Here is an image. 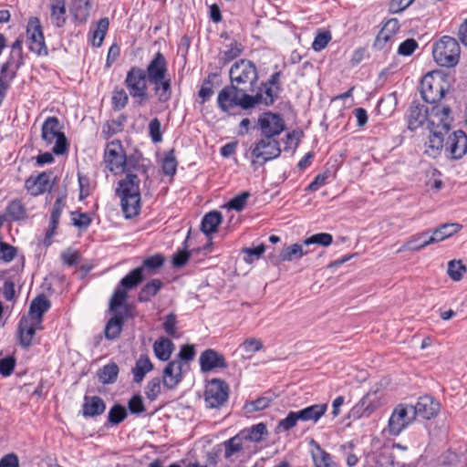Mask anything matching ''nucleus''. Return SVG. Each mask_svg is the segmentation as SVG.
Here are the masks:
<instances>
[{
  "instance_id": "5701e85b",
  "label": "nucleus",
  "mask_w": 467,
  "mask_h": 467,
  "mask_svg": "<svg viewBox=\"0 0 467 467\" xmlns=\"http://www.w3.org/2000/svg\"><path fill=\"white\" fill-rule=\"evenodd\" d=\"M41 328V324H36V322L32 320V318L23 317L20 319L18 326L20 344L26 348L30 347L36 331Z\"/></svg>"
},
{
  "instance_id": "f257e3e1",
  "label": "nucleus",
  "mask_w": 467,
  "mask_h": 467,
  "mask_svg": "<svg viewBox=\"0 0 467 467\" xmlns=\"http://www.w3.org/2000/svg\"><path fill=\"white\" fill-rule=\"evenodd\" d=\"M148 81L153 85L154 94L161 103L168 102L171 98V80L168 77L167 61L158 52L145 70Z\"/></svg>"
},
{
  "instance_id": "20e7f679",
  "label": "nucleus",
  "mask_w": 467,
  "mask_h": 467,
  "mask_svg": "<svg viewBox=\"0 0 467 467\" xmlns=\"http://www.w3.org/2000/svg\"><path fill=\"white\" fill-rule=\"evenodd\" d=\"M461 47L454 37L444 36L433 46L434 60L441 67H451L459 62Z\"/></svg>"
},
{
  "instance_id": "37998d69",
  "label": "nucleus",
  "mask_w": 467,
  "mask_h": 467,
  "mask_svg": "<svg viewBox=\"0 0 467 467\" xmlns=\"http://www.w3.org/2000/svg\"><path fill=\"white\" fill-rule=\"evenodd\" d=\"M109 21L107 17L101 18L97 25L96 30L92 36V45L94 47H100L104 41L105 36L109 29Z\"/></svg>"
},
{
  "instance_id": "c03bdc74",
  "label": "nucleus",
  "mask_w": 467,
  "mask_h": 467,
  "mask_svg": "<svg viewBox=\"0 0 467 467\" xmlns=\"http://www.w3.org/2000/svg\"><path fill=\"white\" fill-rule=\"evenodd\" d=\"M128 298V294L127 292L121 288L120 286H118L111 298H110V301H109V311L112 313V314H116V313H121L120 311L118 310L119 307L122 306L124 305V303L126 302Z\"/></svg>"
},
{
  "instance_id": "774afa93",
  "label": "nucleus",
  "mask_w": 467,
  "mask_h": 467,
  "mask_svg": "<svg viewBox=\"0 0 467 467\" xmlns=\"http://www.w3.org/2000/svg\"><path fill=\"white\" fill-rule=\"evenodd\" d=\"M417 47L418 43L416 40L413 38H409L400 45L398 48V54L400 56H410Z\"/></svg>"
},
{
  "instance_id": "7ed1b4c3",
  "label": "nucleus",
  "mask_w": 467,
  "mask_h": 467,
  "mask_svg": "<svg viewBox=\"0 0 467 467\" xmlns=\"http://www.w3.org/2000/svg\"><path fill=\"white\" fill-rule=\"evenodd\" d=\"M462 229V225L459 223H444L439 228L435 229L433 234L425 240L420 244H416L418 241L422 239L426 234V232L414 234L408 240L398 252L409 251H419L431 244L443 241L444 239L457 234Z\"/></svg>"
},
{
  "instance_id": "ea45409f",
  "label": "nucleus",
  "mask_w": 467,
  "mask_h": 467,
  "mask_svg": "<svg viewBox=\"0 0 467 467\" xmlns=\"http://www.w3.org/2000/svg\"><path fill=\"white\" fill-rule=\"evenodd\" d=\"M143 278V267H137L120 280L119 286L124 290L132 289L141 283Z\"/></svg>"
},
{
  "instance_id": "4be33fe9",
  "label": "nucleus",
  "mask_w": 467,
  "mask_h": 467,
  "mask_svg": "<svg viewBox=\"0 0 467 467\" xmlns=\"http://www.w3.org/2000/svg\"><path fill=\"white\" fill-rule=\"evenodd\" d=\"M376 391L367 393L349 411V418L354 420L368 417L377 408Z\"/></svg>"
},
{
  "instance_id": "a19ab883",
  "label": "nucleus",
  "mask_w": 467,
  "mask_h": 467,
  "mask_svg": "<svg viewBox=\"0 0 467 467\" xmlns=\"http://www.w3.org/2000/svg\"><path fill=\"white\" fill-rule=\"evenodd\" d=\"M172 342L166 337H161L159 340L155 341L153 344V350L155 356L163 361H166L170 358L172 352Z\"/></svg>"
},
{
  "instance_id": "2eb2a0df",
  "label": "nucleus",
  "mask_w": 467,
  "mask_h": 467,
  "mask_svg": "<svg viewBox=\"0 0 467 467\" xmlns=\"http://www.w3.org/2000/svg\"><path fill=\"white\" fill-rule=\"evenodd\" d=\"M258 124L262 136L276 137L285 130V122L280 115L265 112L260 116Z\"/></svg>"
},
{
  "instance_id": "6e6552de",
  "label": "nucleus",
  "mask_w": 467,
  "mask_h": 467,
  "mask_svg": "<svg viewBox=\"0 0 467 467\" xmlns=\"http://www.w3.org/2000/svg\"><path fill=\"white\" fill-rule=\"evenodd\" d=\"M445 91V81L439 75L428 73L420 81L421 97L427 103L436 105L443 98Z\"/></svg>"
},
{
  "instance_id": "bf43d9fd",
  "label": "nucleus",
  "mask_w": 467,
  "mask_h": 467,
  "mask_svg": "<svg viewBox=\"0 0 467 467\" xmlns=\"http://www.w3.org/2000/svg\"><path fill=\"white\" fill-rule=\"evenodd\" d=\"M300 420L299 418H297V411H290L288 415L281 420L276 427L277 431H287L293 427L296 426V422Z\"/></svg>"
},
{
  "instance_id": "0e129e2a",
  "label": "nucleus",
  "mask_w": 467,
  "mask_h": 467,
  "mask_svg": "<svg viewBox=\"0 0 467 467\" xmlns=\"http://www.w3.org/2000/svg\"><path fill=\"white\" fill-rule=\"evenodd\" d=\"M250 196L248 192H244L241 194L233 198L227 204L229 209H234L235 211H242L245 205L248 197Z\"/></svg>"
},
{
  "instance_id": "4468645a",
  "label": "nucleus",
  "mask_w": 467,
  "mask_h": 467,
  "mask_svg": "<svg viewBox=\"0 0 467 467\" xmlns=\"http://www.w3.org/2000/svg\"><path fill=\"white\" fill-rule=\"evenodd\" d=\"M105 162L111 172L117 174L123 171L126 156L119 140L108 143L105 150Z\"/></svg>"
},
{
  "instance_id": "864d4df0",
  "label": "nucleus",
  "mask_w": 467,
  "mask_h": 467,
  "mask_svg": "<svg viewBox=\"0 0 467 467\" xmlns=\"http://www.w3.org/2000/svg\"><path fill=\"white\" fill-rule=\"evenodd\" d=\"M129 97L123 88H115L112 94V105L114 109L120 110L128 104Z\"/></svg>"
},
{
  "instance_id": "f03ea898",
  "label": "nucleus",
  "mask_w": 467,
  "mask_h": 467,
  "mask_svg": "<svg viewBox=\"0 0 467 467\" xmlns=\"http://www.w3.org/2000/svg\"><path fill=\"white\" fill-rule=\"evenodd\" d=\"M229 77L231 84L236 87L237 90L246 94L254 92L258 79L256 67L247 59H240L235 62L230 68Z\"/></svg>"
},
{
  "instance_id": "bb28decb",
  "label": "nucleus",
  "mask_w": 467,
  "mask_h": 467,
  "mask_svg": "<svg viewBox=\"0 0 467 467\" xmlns=\"http://www.w3.org/2000/svg\"><path fill=\"white\" fill-rule=\"evenodd\" d=\"M429 108L423 105L413 104L410 106L408 117V127L410 130L420 128L425 121L428 122Z\"/></svg>"
},
{
  "instance_id": "b1692460",
  "label": "nucleus",
  "mask_w": 467,
  "mask_h": 467,
  "mask_svg": "<svg viewBox=\"0 0 467 467\" xmlns=\"http://www.w3.org/2000/svg\"><path fill=\"white\" fill-rule=\"evenodd\" d=\"M117 193L120 198L140 195V180L138 176L136 174L128 173L123 180L119 181Z\"/></svg>"
},
{
  "instance_id": "a878e982",
  "label": "nucleus",
  "mask_w": 467,
  "mask_h": 467,
  "mask_svg": "<svg viewBox=\"0 0 467 467\" xmlns=\"http://www.w3.org/2000/svg\"><path fill=\"white\" fill-rule=\"evenodd\" d=\"M50 302L44 295L37 296L30 305L27 318H32L36 324H41L43 320V315L49 309Z\"/></svg>"
},
{
  "instance_id": "49530a36",
  "label": "nucleus",
  "mask_w": 467,
  "mask_h": 467,
  "mask_svg": "<svg viewBox=\"0 0 467 467\" xmlns=\"http://www.w3.org/2000/svg\"><path fill=\"white\" fill-rule=\"evenodd\" d=\"M333 242V236L327 233H320L311 235L304 240V244L309 246L310 244H319L322 246H328Z\"/></svg>"
},
{
  "instance_id": "5fc2aeb1",
  "label": "nucleus",
  "mask_w": 467,
  "mask_h": 467,
  "mask_svg": "<svg viewBox=\"0 0 467 467\" xmlns=\"http://www.w3.org/2000/svg\"><path fill=\"white\" fill-rule=\"evenodd\" d=\"M75 17L80 21H86L90 10L88 0H77L74 5Z\"/></svg>"
},
{
  "instance_id": "09e8293b",
  "label": "nucleus",
  "mask_w": 467,
  "mask_h": 467,
  "mask_svg": "<svg viewBox=\"0 0 467 467\" xmlns=\"http://www.w3.org/2000/svg\"><path fill=\"white\" fill-rule=\"evenodd\" d=\"M224 445V457L230 458L234 453L239 452L243 449L242 439L239 436H234L223 442Z\"/></svg>"
},
{
  "instance_id": "39448f33",
  "label": "nucleus",
  "mask_w": 467,
  "mask_h": 467,
  "mask_svg": "<svg viewBox=\"0 0 467 467\" xmlns=\"http://www.w3.org/2000/svg\"><path fill=\"white\" fill-rule=\"evenodd\" d=\"M147 82L149 81L144 69L132 67L128 71L125 85L130 95L136 99V103L140 106H143L149 100Z\"/></svg>"
},
{
  "instance_id": "473e14b6",
  "label": "nucleus",
  "mask_w": 467,
  "mask_h": 467,
  "mask_svg": "<svg viewBox=\"0 0 467 467\" xmlns=\"http://www.w3.org/2000/svg\"><path fill=\"white\" fill-rule=\"evenodd\" d=\"M304 241L299 244L296 243L290 245L285 246L282 252L279 254L278 256V263L279 262H291L296 259H299L305 254H307L309 251H304Z\"/></svg>"
},
{
  "instance_id": "a18cd8bd",
  "label": "nucleus",
  "mask_w": 467,
  "mask_h": 467,
  "mask_svg": "<svg viewBox=\"0 0 467 467\" xmlns=\"http://www.w3.org/2000/svg\"><path fill=\"white\" fill-rule=\"evenodd\" d=\"M6 213L12 220L18 221L26 217V210L20 201L14 200L8 204Z\"/></svg>"
},
{
  "instance_id": "f704fd0d",
  "label": "nucleus",
  "mask_w": 467,
  "mask_h": 467,
  "mask_svg": "<svg viewBox=\"0 0 467 467\" xmlns=\"http://www.w3.org/2000/svg\"><path fill=\"white\" fill-rule=\"evenodd\" d=\"M122 212L127 219L137 216L140 209V195L120 198Z\"/></svg>"
},
{
  "instance_id": "4c0bfd02",
  "label": "nucleus",
  "mask_w": 467,
  "mask_h": 467,
  "mask_svg": "<svg viewBox=\"0 0 467 467\" xmlns=\"http://www.w3.org/2000/svg\"><path fill=\"white\" fill-rule=\"evenodd\" d=\"M316 450L312 451V458L316 467H338L332 460L329 453L321 449V447L313 441Z\"/></svg>"
},
{
  "instance_id": "412c9836",
  "label": "nucleus",
  "mask_w": 467,
  "mask_h": 467,
  "mask_svg": "<svg viewBox=\"0 0 467 467\" xmlns=\"http://www.w3.org/2000/svg\"><path fill=\"white\" fill-rule=\"evenodd\" d=\"M182 379V364L181 360H172L163 369L162 383L169 389H174Z\"/></svg>"
},
{
  "instance_id": "8fccbe9b",
  "label": "nucleus",
  "mask_w": 467,
  "mask_h": 467,
  "mask_svg": "<svg viewBox=\"0 0 467 467\" xmlns=\"http://www.w3.org/2000/svg\"><path fill=\"white\" fill-rule=\"evenodd\" d=\"M162 170L166 175L172 176L175 174L177 170V161L173 149L169 150V152L164 157L162 161Z\"/></svg>"
},
{
  "instance_id": "9d476101",
  "label": "nucleus",
  "mask_w": 467,
  "mask_h": 467,
  "mask_svg": "<svg viewBox=\"0 0 467 467\" xmlns=\"http://www.w3.org/2000/svg\"><path fill=\"white\" fill-rule=\"evenodd\" d=\"M228 395L229 388L223 380L220 379L210 380L204 392L206 407L210 409L220 408L227 401Z\"/></svg>"
},
{
  "instance_id": "e433bc0d",
  "label": "nucleus",
  "mask_w": 467,
  "mask_h": 467,
  "mask_svg": "<svg viewBox=\"0 0 467 467\" xmlns=\"http://www.w3.org/2000/svg\"><path fill=\"white\" fill-rule=\"evenodd\" d=\"M153 368V365L147 356H140L132 368L133 379L140 383L145 375Z\"/></svg>"
},
{
  "instance_id": "603ef678",
  "label": "nucleus",
  "mask_w": 467,
  "mask_h": 467,
  "mask_svg": "<svg viewBox=\"0 0 467 467\" xmlns=\"http://www.w3.org/2000/svg\"><path fill=\"white\" fill-rule=\"evenodd\" d=\"M465 271L466 267L461 261L452 260L448 264V275L454 281L461 280Z\"/></svg>"
},
{
  "instance_id": "7c9ffc66",
  "label": "nucleus",
  "mask_w": 467,
  "mask_h": 467,
  "mask_svg": "<svg viewBox=\"0 0 467 467\" xmlns=\"http://www.w3.org/2000/svg\"><path fill=\"white\" fill-rule=\"evenodd\" d=\"M106 410L103 400L98 396H85L83 404V415L96 417L101 415Z\"/></svg>"
},
{
  "instance_id": "e2e57ef3",
  "label": "nucleus",
  "mask_w": 467,
  "mask_h": 467,
  "mask_svg": "<svg viewBox=\"0 0 467 467\" xmlns=\"http://www.w3.org/2000/svg\"><path fill=\"white\" fill-rule=\"evenodd\" d=\"M265 251V246L263 244L254 248L245 247L243 249V253L246 254L244 261L251 264L254 259L260 258Z\"/></svg>"
},
{
  "instance_id": "423d86ee",
  "label": "nucleus",
  "mask_w": 467,
  "mask_h": 467,
  "mask_svg": "<svg viewBox=\"0 0 467 467\" xmlns=\"http://www.w3.org/2000/svg\"><path fill=\"white\" fill-rule=\"evenodd\" d=\"M251 95L237 90L234 85L224 87L218 94L217 104L219 109L227 112L235 107H241L244 109L253 108Z\"/></svg>"
},
{
  "instance_id": "2f4dec72",
  "label": "nucleus",
  "mask_w": 467,
  "mask_h": 467,
  "mask_svg": "<svg viewBox=\"0 0 467 467\" xmlns=\"http://www.w3.org/2000/svg\"><path fill=\"white\" fill-rule=\"evenodd\" d=\"M50 19L57 27H62L67 22L66 0H52L50 3Z\"/></svg>"
},
{
  "instance_id": "c85d7f7f",
  "label": "nucleus",
  "mask_w": 467,
  "mask_h": 467,
  "mask_svg": "<svg viewBox=\"0 0 467 467\" xmlns=\"http://www.w3.org/2000/svg\"><path fill=\"white\" fill-rule=\"evenodd\" d=\"M365 467H400L395 462L392 453L389 450H383L379 452L368 456Z\"/></svg>"
},
{
  "instance_id": "13d9d810",
  "label": "nucleus",
  "mask_w": 467,
  "mask_h": 467,
  "mask_svg": "<svg viewBox=\"0 0 467 467\" xmlns=\"http://www.w3.org/2000/svg\"><path fill=\"white\" fill-rule=\"evenodd\" d=\"M16 255V247L5 242H2L0 244V260H2L5 263H9L13 261Z\"/></svg>"
},
{
  "instance_id": "dca6fc26",
  "label": "nucleus",
  "mask_w": 467,
  "mask_h": 467,
  "mask_svg": "<svg viewBox=\"0 0 467 467\" xmlns=\"http://www.w3.org/2000/svg\"><path fill=\"white\" fill-rule=\"evenodd\" d=\"M445 150L453 160L461 159L467 152V135L462 130L452 132L445 143Z\"/></svg>"
},
{
  "instance_id": "680f3d73",
  "label": "nucleus",
  "mask_w": 467,
  "mask_h": 467,
  "mask_svg": "<svg viewBox=\"0 0 467 467\" xmlns=\"http://www.w3.org/2000/svg\"><path fill=\"white\" fill-rule=\"evenodd\" d=\"M267 433L266 426L264 423H258L254 425L250 431L246 439L252 441H260L263 440V436Z\"/></svg>"
},
{
  "instance_id": "393cba45",
  "label": "nucleus",
  "mask_w": 467,
  "mask_h": 467,
  "mask_svg": "<svg viewBox=\"0 0 467 467\" xmlns=\"http://www.w3.org/2000/svg\"><path fill=\"white\" fill-rule=\"evenodd\" d=\"M50 172H42L36 177H29L25 182V187L32 195L37 196L44 193L49 187Z\"/></svg>"
},
{
  "instance_id": "58836bf2",
  "label": "nucleus",
  "mask_w": 467,
  "mask_h": 467,
  "mask_svg": "<svg viewBox=\"0 0 467 467\" xmlns=\"http://www.w3.org/2000/svg\"><path fill=\"white\" fill-rule=\"evenodd\" d=\"M162 282L160 279H152L150 282H148L143 287L140 289L138 299L140 302H148L153 296H155L158 292L162 287Z\"/></svg>"
},
{
  "instance_id": "72a5a7b5",
  "label": "nucleus",
  "mask_w": 467,
  "mask_h": 467,
  "mask_svg": "<svg viewBox=\"0 0 467 467\" xmlns=\"http://www.w3.org/2000/svg\"><path fill=\"white\" fill-rule=\"evenodd\" d=\"M327 404H315L297 411V418L302 421L317 422L327 411Z\"/></svg>"
},
{
  "instance_id": "3c124183",
  "label": "nucleus",
  "mask_w": 467,
  "mask_h": 467,
  "mask_svg": "<svg viewBox=\"0 0 467 467\" xmlns=\"http://www.w3.org/2000/svg\"><path fill=\"white\" fill-rule=\"evenodd\" d=\"M263 347V342L260 339L250 337L241 344L240 348L250 358L253 353L261 350Z\"/></svg>"
},
{
  "instance_id": "c756f323",
  "label": "nucleus",
  "mask_w": 467,
  "mask_h": 467,
  "mask_svg": "<svg viewBox=\"0 0 467 467\" xmlns=\"http://www.w3.org/2000/svg\"><path fill=\"white\" fill-rule=\"evenodd\" d=\"M279 91L280 90L263 83L259 92H257L255 96H251L253 108L256 104H264L265 106L272 105L278 98Z\"/></svg>"
},
{
  "instance_id": "de8ad7c7",
  "label": "nucleus",
  "mask_w": 467,
  "mask_h": 467,
  "mask_svg": "<svg viewBox=\"0 0 467 467\" xmlns=\"http://www.w3.org/2000/svg\"><path fill=\"white\" fill-rule=\"evenodd\" d=\"M127 417L125 408L119 404L114 405L109 411L108 420L112 425H118Z\"/></svg>"
},
{
  "instance_id": "052dcab7",
  "label": "nucleus",
  "mask_w": 467,
  "mask_h": 467,
  "mask_svg": "<svg viewBox=\"0 0 467 467\" xmlns=\"http://www.w3.org/2000/svg\"><path fill=\"white\" fill-rule=\"evenodd\" d=\"M164 263V257L163 255L158 254L155 255H152L150 257L146 258L143 261V264L140 267H143V271L145 269L149 271H155L158 268H160Z\"/></svg>"
},
{
  "instance_id": "79ce46f5",
  "label": "nucleus",
  "mask_w": 467,
  "mask_h": 467,
  "mask_svg": "<svg viewBox=\"0 0 467 467\" xmlns=\"http://www.w3.org/2000/svg\"><path fill=\"white\" fill-rule=\"evenodd\" d=\"M118 373V365L116 363H109L99 370L98 378L101 383L110 384L116 381Z\"/></svg>"
},
{
  "instance_id": "1a4fd4ad",
  "label": "nucleus",
  "mask_w": 467,
  "mask_h": 467,
  "mask_svg": "<svg viewBox=\"0 0 467 467\" xmlns=\"http://www.w3.org/2000/svg\"><path fill=\"white\" fill-rule=\"evenodd\" d=\"M412 407L409 404H399L393 410L388 423V431L391 435H399L415 420Z\"/></svg>"
},
{
  "instance_id": "338daca9",
  "label": "nucleus",
  "mask_w": 467,
  "mask_h": 467,
  "mask_svg": "<svg viewBox=\"0 0 467 467\" xmlns=\"http://www.w3.org/2000/svg\"><path fill=\"white\" fill-rule=\"evenodd\" d=\"M61 257L63 263L67 266H72L77 265L80 260V254L77 251H74L70 248L65 250L61 254Z\"/></svg>"
},
{
  "instance_id": "aec40b11",
  "label": "nucleus",
  "mask_w": 467,
  "mask_h": 467,
  "mask_svg": "<svg viewBox=\"0 0 467 467\" xmlns=\"http://www.w3.org/2000/svg\"><path fill=\"white\" fill-rule=\"evenodd\" d=\"M131 310L129 306L125 307V312L113 314V317L107 322L105 327V337L108 340H114L119 337L124 324L125 317H131Z\"/></svg>"
},
{
  "instance_id": "9b49d317",
  "label": "nucleus",
  "mask_w": 467,
  "mask_h": 467,
  "mask_svg": "<svg viewBox=\"0 0 467 467\" xmlns=\"http://www.w3.org/2000/svg\"><path fill=\"white\" fill-rule=\"evenodd\" d=\"M26 36L28 48L38 56L47 55V48L45 43V37L42 32L40 20L36 17H30L26 26Z\"/></svg>"
},
{
  "instance_id": "69168bd1",
  "label": "nucleus",
  "mask_w": 467,
  "mask_h": 467,
  "mask_svg": "<svg viewBox=\"0 0 467 467\" xmlns=\"http://www.w3.org/2000/svg\"><path fill=\"white\" fill-rule=\"evenodd\" d=\"M331 39V36L329 32H322L316 36L312 47L315 51H320L327 47L328 42Z\"/></svg>"
},
{
  "instance_id": "cd10ccee",
  "label": "nucleus",
  "mask_w": 467,
  "mask_h": 467,
  "mask_svg": "<svg viewBox=\"0 0 467 467\" xmlns=\"http://www.w3.org/2000/svg\"><path fill=\"white\" fill-rule=\"evenodd\" d=\"M430 132L431 134L428 140L425 142L424 153L429 157L435 158L441 153L443 148L444 135L446 133L436 130H431Z\"/></svg>"
},
{
  "instance_id": "6ab92c4d",
  "label": "nucleus",
  "mask_w": 467,
  "mask_h": 467,
  "mask_svg": "<svg viewBox=\"0 0 467 467\" xmlns=\"http://www.w3.org/2000/svg\"><path fill=\"white\" fill-rule=\"evenodd\" d=\"M199 360L202 372H209L215 368H224L227 367L224 357L211 348L202 352Z\"/></svg>"
},
{
  "instance_id": "c9c22d12",
  "label": "nucleus",
  "mask_w": 467,
  "mask_h": 467,
  "mask_svg": "<svg viewBox=\"0 0 467 467\" xmlns=\"http://www.w3.org/2000/svg\"><path fill=\"white\" fill-rule=\"evenodd\" d=\"M222 223V214L218 211H212L204 215L201 224V230L210 235L217 231L218 225Z\"/></svg>"
},
{
  "instance_id": "f8f14e48",
  "label": "nucleus",
  "mask_w": 467,
  "mask_h": 467,
  "mask_svg": "<svg viewBox=\"0 0 467 467\" xmlns=\"http://www.w3.org/2000/svg\"><path fill=\"white\" fill-rule=\"evenodd\" d=\"M451 120L450 107L436 104L429 109L428 128L430 130H436L448 133Z\"/></svg>"
},
{
  "instance_id": "f3484780",
  "label": "nucleus",
  "mask_w": 467,
  "mask_h": 467,
  "mask_svg": "<svg viewBox=\"0 0 467 467\" xmlns=\"http://www.w3.org/2000/svg\"><path fill=\"white\" fill-rule=\"evenodd\" d=\"M415 417L430 420L436 416L440 410V404L431 396L420 397L415 405H411Z\"/></svg>"
},
{
  "instance_id": "a211bd4d",
  "label": "nucleus",
  "mask_w": 467,
  "mask_h": 467,
  "mask_svg": "<svg viewBox=\"0 0 467 467\" xmlns=\"http://www.w3.org/2000/svg\"><path fill=\"white\" fill-rule=\"evenodd\" d=\"M399 20L397 18L389 19L376 36L374 47L379 50L388 49L389 42L391 41L393 36L399 31Z\"/></svg>"
},
{
  "instance_id": "6e6d98bb",
  "label": "nucleus",
  "mask_w": 467,
  "mask_h": 467,
  "mask_svg": "<svg viewBox=\"0 0 467 467\" xmlns=\"http://www.w3.org/2000/svg\"><path fill=\"white\" fill-rule=\"evenodd\" d=\"M243 48L237 42H233L226 46V49L223 52L222 59L224 63H229L242 54Z\"/></svg>"
},
{
  "instance_id": "ddd939ff",
  "label": "nucleus",
  "mask_w": 467,
  "mask_h": 467,
  "mask_svg": "<svg viewBox=\"0 0 467 467\" xmlns=\"http://www.w3.org/2000/svg\"><path fill=\"white\" fill-rule=\"evenodd\" d=\"M281 154L280 144L275 137L262 136L252 150V155L255 159H263L268 161L277 158Z\"/></svg>"
},
{
  "instance_id": "0eeeda50",
  "label": "nucleus",
  "mask_w": 467,
  "mask_h": 467,
  "mask_svg": "<svg viewBox=\"0 0 467 467\" xmlns=\"http://www.w3.org/2000/svg\"><path fill=\"white\" fill-rule=\"evenodd\" d=\"M41 137L47 144L55 142L52 150L57 155L66 153L67 141L65 134L60 130L59 121L56 117H48L42 125Z\"/></svg>"
},
{
  "instance_id": "4d7b16f0",
  "label": "nucleus",
  "mask_w": 467,
  "mask_h": 467,
  "mask_svg": "<svg viewBox=\"0 0 467 467\" xmlns=\"http://www.w3.org/2000/svg\"><path fill=\"white\" fill-rule=\"evenodd\" d=\"M161 379L159 378H153L145 387V395L150 400H155L161 393Z\"/></svg>"
}]
</instances>
